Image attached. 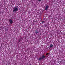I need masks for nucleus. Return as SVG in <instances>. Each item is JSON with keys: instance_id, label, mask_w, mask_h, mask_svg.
I'll return each instance as SVG.
<instances>
[{"instance_id": "nucleus-2", "label": "nucleus", "mask_w": 65, "mask_h": 65, "mask_svg": "<svg viewBox=\"0 0 65 65\" xmlns=\"http://www.w3.org/2000/svg\"><path fill=\"white\" fill-rule=\"evenodd\" d=\"M9 22L11 24H12V23H13V22L12 21V20H11V19H9Z\"/></svg>"}, {"instance_id": "nucleus-9", "label": "nucleus", "mask_w": 65, "mask_h": 65, "mask_svg": "<svg viewBox=\"0 0 65 65\" xmlns=\"http://www.w3.org/2000/svg\"><path fill=\"white\" fill-rule=\"evenodd\" d=\"M48 54H49V53H46V54L47 55H48Z\"/></svg>"}, {"instance_id": "nucleus-4", "label": "nucleus", "mask_w": 65, "mask_h": 65, "mask_svg": "<svg viewBox=\"0 0 65 65\" xmlns=\"http://www.w3.org/2000/svg\"><path fill=\"white\" fill-rule=\"evenodd\" d=\"M53 44H51L50 45V47H53Z\"/></svg>"}, {"instance_id": "nucleus-7", "label": "nucleus", "mask_w": 65, "mask_h": 65, "mask_svg": "<svg viewBox=\"0 0 65 65\" xmlns=\"http://www.w3.org/2000/svg\"><path fill=\"white\" fill-rule=\"evenodd\" d=\"M5 30L6 31H7L8 30V29L7 28H6L5 29Z\"/></svg>"}, {"instance_id": "nucleus-8", "label": "nucleus", "mask_w": 65, "mask_h": 65, "mask_svg": "<svg viewBox=\"0 0 65 65\" xmlns=\"http://www.w3.org/2000/svg\"><path fill=\"white\" fill-rule=\"evenodd\" d=\"M38 31H36L35 32V33H36V34H37V33H38Z\"/></svg>"}, {"instance_id": "nucleus-1", "label": "nucleus", "mask_w": 65, "mask_h": 65, "mask_svg": "<svg viewBox=\"0 0 65 65\" xmlns=\"http://www.w3.org/2000/svg\"><path fill=\"white\" fill-rule=\"evenodd\" d=\"M18 6H17V7H14V8H13V12H15V13L17 11H18Z\"/></svg>"}, {"instance_id": "nucleus-3", "label": "nucleus", "mask_w": 65, "mask_h": 65, "mask_svg": "<svg viewBox=\"0 0 65 65\" xmlns=\"http://www.w3.org/2000/svg\"><path fill=\"white\" fill-rule=\"evenodd\" d=\"M48 7L49 6L48 5L45 8V10H47V9H48Z\"/></svg>"}, {"instance_id": "nucleus-11", "label": "nucleus", "mask_w": 65, "mask_h": 65, "mask_svg": "<svg viewBox=\"0 0 65 65\" xmlns=\"http://www.w3.org/2000/svg\"><path fill=\"white\" fill-rule=\"evenodd\" d=\"M38 1H41V0H38Z\"/></svg>"}, {"instance_id": "nucleus-10", "label": "nucleus", "mask_w": 65, "mask_h": 65, "mask_svg": "<svg viewBox=\"0 0 65 65\" xmlns=\"http://www.w3.org/2000/svg\"><path fill=\"white\" fill-rule=\"evenodd\" d=\"M44 23V21H43L42 22V23Z\"/></svg>"}, {"instance_id": "nucleus-6", "label": "nucleus", "mask_w": 65, "mask_h": 65, "mask_svg": "<svg viewBox=\"0 0 65 65\" xmlns=\"http://www.w3.org/2000/svg\"><path fill=\"white\" fill-rule=\"evenodd\" d=\"M41 59H42V57H40L39 58V60L40 61V60H41Z\"/></svg>"}, {"instance_id": "nucleus-5", "label": "nucleus", "mask_w": 65, "mask_h": 65, "mask_svg": "<svg viewBox=\"0 0 65 65\" xmlns=\"http://www.w3.org/2000/svg\"><path fill=\"white\" fill-rule=\"evenodd\" d=\"M45 56H44V55H43L42 56V58H45Z\"/></svg>"}]
</instances>
